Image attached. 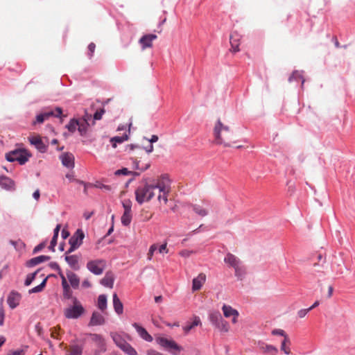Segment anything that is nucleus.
Returning <instances> with one entry per match:
<instances>
[{"mask_svg": "<svg viewBox=\"0 0 355 355\" xmlns=\"http://www.w3.org/2000/svg\"><path fill=\"white\" fill-rule=\"evenodd\" d=\"M170 187V180L166 175L157 178H144L141 184L135 190L136 201L141 205L150 201L155 195V191H165Z\"/></svg>", "mask_w": 355, "mask_h": 355, "instance_id": "nucleus-1", "label": "nucleus"}, {"mask_svg": "<svg viewBox=\"0 0 355 355\" xmlns=\"http://www.w3.org/2000/svg\"><path fill=\"white\" fill-rule=\"evenodd\" d=\"M233 135L230 126L224 124L220 119L217 120L214 128V142L216 144L231 146Z\"/></svg>", "mask_w": 355, "mask_h": 355, "instance_id": "nucleus-2", "label": "nucleus"}, {"mask_svg": "<svg viewBox=\"0 0 355 355\" xmlns=\"http://www.w3.org/2000/svg\"><path fill=\"white\" fill-rule=\"evenodd\" d=\"M85 312V309L77 297L72 298L71 304L64 309V315L67 319H77Z\"/></svg>", "mask_w": 355, "mask_h": 355, "instance_id": "nucleus-3", "label": "nucleus"}, {"mask_svg": "<svg viewBox=\"0 0 355 355\" xmlns=\"http://www.w3.org/2000/svg\"><path fill=\"white\" fill-rule=\"evenodd\" d=\"M31 154L24 148H17L6 154V159L10 162H18L20 164L27 162Z\"/></svg>", "mask_w": 355, "mask_h": 355, "instance_id": "nucleus-4", "label": "nucleus"}, {"mask_svg": "<svg viewBox=\"0 0 355 355\" xmlns=\"http://www.w3.org/2000/svg\"><path fill=\"white\" fill-rule=\"evenodd\" d=\"M211 323L215 326L220 331L227 333L230 330L228 322L225 320L221 314L218 312H213L209 315Z\"/></svg>", "mask_w": 355, "mask_h": 355, "instance_id": "nucleus-5", "label": "nucleus"}, {"mask_svg": "<svg viewBox=\"0 0 355 355\" xmlns=\"http://www.w3.org/2000/svg\"><path fill=\"white\" fill-rule=\"evenodd\" d=\"M150 164L149 162H148L145 164H141V161L137 160V159L135 158L133 161L132 168L135 169V170H138L139 172H132V171H128V168H123L122 169L116 171L114 173L116 175H129L131 173H133L135 175H139L141 172L148 169L150 167Z\"/></svg>", "mask_w": 355, "mask_h": 355, "instance_id": "nucleus-6", "label": "nucleus"}, {"mask_svg": "<svg viewBox=\"0 0 355 355\" xmlns=\"http://www.w3.org/2000/svg\"><path fill=\"white\" fill-rule=\"evenodd\" d=\"M106 267V262L103 259L91 260L87 263V268L96 275H101Z\"/></svg>", "mask_w": 355, "mask_h": 355, "instance_id": "nucleus-7", "label": "nucleus"}, {"mask_svg": "<svg viewBox=\"0 0 355 355\" xmlns=\"http://www.w3.org/2000/svg\"><path fill=\"white\" fill-rule=\"evenodd\" d=\"M89 336H90L91 340L97 347V349L93 352V355H100L106 352L105 341L102 336L96 334H89Z\"/></svg>", "mask_w": 355, "mask_h": 355, "instance_id": "nucleus-8", "label": "nucleus"}, {"mask_svg": "<svg viewBox=\"0 0 355 355\" xmlns=\"http://www.w3.org/2000/svg\"><path fill=\"white\" fill-rule=\"evenodd\" d=\"M84 237L85 235L83 231L78 230L69 239L70 248L67 254H69L77 249L82 244Z\"/></svg>", "mask_w": 355, "mask_h": 355, "instance_id": "nucleus-9", "label": "nucleus"}, {"mask_svg": "<svg viewBox=\"0 0 355 355\" xmlns=\"http://www.w3.org/2000/svg\"><path fill=\"white\" fill-rule=\"evenodd\" d=\"M55 116V117H65L66 116H62V110L61 107H55V110H51L48 112H45L44 113L40 114L36 116V121L34 122L42 123L44 120L49 119L51 116Z\"/></svg>", "mask_w": 355, "mask_h": 355, "instance_id": "nucleus-10", "label": "nucleus"}, {"mask_svg": "<svg viewBox=\"0 0 355 355\" xmlns=\"http://www.w3.org/2000/svg\"><path fill=\"white\" fill-rule=\"evenodd\" d=\"M0 187L8 191H14L16 189L15 182L6 175L0 176Z\"/></svg>", "mask_w": 355, "mask_h": 355, "instance_id": "nucleus-11", "label": "nucleus"}, {"mask_svg": "<svg viewBox=\"0 0 355 355\" xmlns=\"http://www.w3.org/2000/svg\"><path fill=\"white\" fill-rule=\"evenodd\" d=\"M258 347L260 352L264 354L277 355L278 354V349L272 345H268L263 342H259Z\"/></svg>", "mask_w": 355, "mask_h": 355, "instance_id": "nucleus-12", "label": "nucleus"}, {"mask_svg": "<svg viewBox=\"0 0 355 355\" xmlns=\"http://www.w3.org/2000/svg\"><path fill=\"white\" fill-rule=\"evenodd\" d=\"M222 311L225 318L232 317V323L236 324L237 322V319L239 315L237 310L233 309L231 306L224 304L222 307Z\"/></svg>", "mask_w": 355, "mask_h": 355, "instance_id": "nucleus-13", "label": "nucleus"}, {"mask_svg": "<svg viewBox=\"0 0 355 355\" xmlns=\"http://www.w3.org/2000/svg\"><path fill=\"white\" fill-rule=\"evenodd\" d=\"M157 36L155 34H147L142 36L139 40V43L141 46V49L143 50L147 48H151L153 46V42L156 40Z\"/></svg>", "mask_w": 355, "mask_h": 355, "instance_id": "nucleus-14", "label": "nucleus"}, {"mask_svg": "<svg viewBox=\"0 0 355 355\" xmlns=\"http://www.w3.org/2000/svg\"><path fill=\"white\" fill-rule=\"evenodd\" d=\"M224 261L235 269L236 275H238L241 269L239 259L234 254L228 253L225 257Z\"/></svg>", "mask_w": 355, "mask_h": 355, "instance_id": "nucleus-15", "label": "nucleus"}, {"mask_svg": "<svg viewBox=\"0 0 355 355\" xmlns=\"http://www.w3.org/2000/svg\"><path fill=\"white\" fill-rule=\"evenodd\" d=\"M157 343L165 348L173 349L178 351H181L182 349V347L178 345L174 340H168L166 338H159L157 339Z\"/></svg>", "mask_w": 355, "mask_h": 355, "instance_id": "nucleus-16", "label": "nucleus"}, {"mask_svg": "<svg viewBox=\"0 0 355 355\" xmlns=\"http://www.w3.org/2000/svg\"><path fill=\"white\" fill-rule=\"evenodd\" d=\"M60 159L63 166L68 168H73L74 167V156L71 153H64L60 156Z\"/></svg>", "mask_w": 355, "mask_h": 355, "instance_id": "nucleus-17", "label": "nucleus"}, {"mask_svg": "<svg viewBox=\"0 0 355 355\" xmlns=\"http://www.w3.org/2000/svg\"><path fill=\"white\" fill-rule=\"evenodd\" d=\"M21 298V295L20 293L15 291H11L7 300L9 306L12 309L16 308L19 305Z\"/></svg>", "mask_w": 355, "mask_h": 355, "instance_id": "nucleus-18", "label": "nucleus"}, {"mask_svg": "<svg viewBox=\"0 0 355 355\" xmlns=\"http://www.w3.org/2000/svg\"><path fill=\"white\" fill-rule=\"evenodd\" d=\"M28 141L31 144L34 146L40 152L44 153L46 150V146L43 143L42 138L37 136H32L28 137Z\"/></svg>", "mask_w": 355, "mask_h": 355, "instance_id": "nucleus-19", "label": "nucleus"}, {"mask_svg": "<svg viewBox=\"0 0 355 355\" xmlns=\"http://www.w3.org/2000/svg\"><path fill=\"white\" fill-rule=\"evenodd\" d=\"M91 117V115L86 114L83 119L78 120V130L80 135L83 136L87 133V128L89 126L88 121Z\"/></svg>", "mask_w": 355, "mask_h": 355, "instance_id": "nucleus-20", "label": "nucleus"}, {"mask_svg": "<svg viewBox=\"0 0 355 355\" xmlns=\"http://www.w3.org/2000/svg\"><path fill=\"white\" fill-rule=\"evenodd\" d=\"M66 355H82L83 347L75 343H71L69 346L65 347Z\"/></svg>", "mask_w": 355, "mask_h": 355, "instance_id": "nucleus-21", "label": "nucleus"}, {"mask_svg": "<svg viewBox=\"0 0 355 355\" xmlns=\"http://www.w3.org/2000/svg\"><path fill=\"white\" fill-rule=\"evenodd\" d=\"M241 36L236 32H234L231 34L230 42L231 44V51L234 53L238 52L240 51L239 49V45H240V40H241Z\"/></svg>", "mask_w": 355, "mask_h": 355, "instance_id": "nucleus-22", "label": "nucleus"}, {"mask_svg": "<svg viewBox=\"0 0 355 355\" xmlns=\"http://www.w3.org/2000/svg\"><path fill=\"white\" fill-rule=\"evenodd\" d=\"M206 281V275L200 273L198 276L193 279L192 291H196L200 290Z\"/></svg>", "mask_w": 355, "mask_h": 355, "instance_id": "nucleus-23", "label": "nucleus"}, {"mask_svg": "<svg viewBox=\"0 0 355 355\" xmlns=\"http://www.w3.org/2000/svg\"><path fill=\"white\" fill-rule=\"evenodd\" d=\"M132 326L135 328L138 334L144 340L151 342L153 340V337L147 332V331L140 326L139 324L135 322L132 324Z\"/></svg>", "mask_w": 355, "mask_h": 355, "instance_id": "nucleus-24", "label": "nucleus"}, {"mask_svg": "<svg viewBox=\"0 0 355 355\" xmlns=\"http://www.w3.org/2000/svg\"><path fill=\"white\" fill-rule=\"evenodd\" d=\"M114 275L111 272H106L104 277L101 280V284L105 287L112 288H113V286H114Z\"/></svg>", "mask_w": 355, "mask_h": 355, "instance_id": "nucleus-25", "label": "nucleus"}, {"mask_svg": "<svg viewBox=\"0 0 355 355\" xmlns=\"http://www.w3.org/2000/svg\"><path fill=\"white\" fill-rule=\"evenodd\" d=\"M67 277L71 286L73 288L76 289V288H78L79 284H80V279L76 273H74L71 271H68V272H67Z\"/></svg>", "mask_w": 355, "mask_h": 355, "instance_id": "nucleus-26", "label": "nucleus"}, {"mask_svg": "<svg viewBox=\"0 0 355 355\" xmlns=\"http://www.w3.org/2000/svg\"><path fill=\"white\" fill-rule=\"evenodd\" d=\"M104 322H105V319L101 313H99L98 312L93 313L91 320H90V322H89L90 325H92V326L101 325V324H104Z\"/></svg>", "mask_w": 355, "mask_h": 355, "instance_id": "nucleus-27", "label": "nucleus"}, {"mask_svg": "<svg viewBox=\"0 0 355 355\" xmlns=\"http://www.w3.org/2000/svg\"><path fill=\"white\" fill-rule=\"evenodd\" d=\"M65 261L74 270L79 269V257L77 255H67L65 257Z\"/></svg>", "mask_w": 355, "mask_h": 355, "instance_id": "nucleus-28", "label": "nucleus"}, {"mask_svg": "<svg viewBox=\"0 0 355 355\" xmlns=\"http://www.w3.org/2000/svg\"><path fill=\"white\" fill-rule=\"evenodd\" d=\"M50 259V257L46 255H40L34 258H32L27 262V266L28 267L35 266L40 263L49 261Z\"/></svg>", "mask_w": 355, "mask_h": 355, "instance_id": "nucleus-29", "label": "nucleus"}, {"mask_svg": "<svg viewBox=\"0 0 355 355\" xmlns=\"http://www.w3.org/2000/svg\"><path fill=\"white\" fill-rule=\"evenodd\" d=\"M113 306L114 309V311L118 315H121L123 312V306L120 300V299L118 297L116 293L113 294Z\"/></svg>", "mask_w": 355, "mask_h": 355, "instance_id": "nucleus-30", "label": "nucleus"}, {"mask_svg": "<svg viewBox=\"0 0 355 355\" xmlns=\"http://www.w3.org/2000/svg\"><path fill=\"white\" fill-rule=\"evenodd\" d=\"M193 211L201 217H205L208 215L209 211L205 208L202 205L199 204L191 205Z\"/></svg>", "mask_w": 355, "mask_h": 355, "instance_id": "nucleus-31", "label": "nucleus"}, {"mask_svg": "<svg viewBox=\"0 0 355 355\" xmlns=\"http://www.w3.org/2000/svg\"><path fill=\"white\" fill-rule=\"evenodd\" d=\"M290 345L291 341L288 336H285V338H284L281 343V351H282L286 355L291 354V351Z\"/></svg>", "mask_w": 355, "mask_h": 355, "instance_id": "nucleus-32", "label": "nucleus"}, {"mask_svg": "<svg viewBox=\"0 0 355 355\" xmlns=\"http://www.w3.org/2000/svg\"><path fill=\"white\" fill-rule=\"evenodd\" d=\"M111 337L114 341V343L116 344V345L121 348L123 345L126 343V341L125 339L119 334L117 333H112Z\"/></svg>", "mask_w": 355, "mask_h": 355, "instance_id": "nucleus-33", "label": "nucleus"}, {"mask_svg": "<svg viewBox=\"0 0 355 355\" xmlns=\"http://www.w3.org/2000/svg\"><path fill=\"white\" fill-rule=\"evenodd\" d=\"M129 137L128 134H124L122 136H116L110 139V142L112 143V146L114 148L116 147V144H121L125 141L128 139Z\"/></svg>", "mask_w": 355, "mask_h": 355, "instance_id": "nucleus-34", "label": "nucleus"}, {"mask_svg": "<svg viewBox=\"0 0 355 355\" xmlns=\"http://www.w3.org/2000/svg\"><path fill=\"white\" fill-rule=\"evenodd\" d=\"M201 324L199 317L194 316L193 321L189 324L183 327V330L186 334H187L193 328Z\"/></svg>", "mask_w": 355, "mask_h": 355, "instance_id": "nucleus-35", "label": "nucleus"}, {"mask_svg": "<svg viewBox=\"0 0 355 355\" xmlns=\"http://www.w3.org/2000/svg\"><path fill=\"white\" fill-rule=\"evenodd\" d=\"M120 349L128 355H137V351L127 342Z\"/></svg>", "mask_w": 355, "mask_h": 355, "instance_id": "nucleus-36", "label": "nucleus"}, {"mask_svg": "<svg viewBox=\"0 0 355 355\" xmlns=\"http://www.w3.org/2000/svg\"><path fill=\"white\" fill-rule=\"evenodd\" d=\"M98 307L102 311L107 308V297L105 295H100L98 298Z\"/></svg>", "mask_w": 355, "mask_h": 355, "instance_id": "nucleus-37", "label": "nucleus"}, {"mask_svg": "<svg viewBox=\"0 0 355 355\" xmlns=\"http://www.w3.org/2000/svg\"><path fill=\"white\" fill-rule=\"evenodd\" d=\"M121 223L124 226H128L132 220V214L131 212H123V214L121 218Z\"/></svg>", "mask_w": 355, "mask_h": 355, "instance_id": "nucleus-38", "label": "nucleus"}, {"mask_svg": "<svg viewBox=\"0 0 355 355\" xmlns=\"http://www.w3.org/2000/svg\"><path fill=\"white\" fill-rule=\"evenodd\" d=\"M46 281H47V278H45L40 285H38V286H37L30 289L28 291V293L30 294H31V293H34L41 292L44 289V288L45 287L46 284Z\"/></svg>", "mask_w": 355, "mask_h": 355, "instance_id": "nucleus-39", "label": "nucleus"}, {"mask_svg": "<svg viewBox=\"0 0 355 355\" xmlns=\"http://www.w3.org/2000/svg\"><path fill=\"white\" fill-rule=\"evenodd\" d=\"M78 122L77 119H71L69 123L66 125V128L69 130V132L73 133L76 128H78Z\"/></svg>", "mask_w": 355, "mask_h": 355, "instance_id": "nucleus-40", "label": "nucleus"}, {"mask_svg": "<svg viewBox=\"0 0 355 355\" xmlns=\"http://www.w3.org/2000/svg\"><path fill=\"white\" fill-rule=\"evenodd\" d=\"M169 187H166L165 191H159V194L157 196V199L159 201L162 200L164 201V204H166L168 202L167 193H168Z\"/></svg>", "mask_w": 355, "mask_h": 355, "instance_id": "nucleus-41", "label": "nucleus"}, {"mask_svg": "<svg viewBox=\"0 0 355 355\" xmlns=\"http://www.w3.org/2000/svg\"><path fill=\"white\" fill-rule=\"evenodd\" d=\"M157 250V244H153L150 245L148 252L147 253V259L150 261L153 258L154 252Z\"/></svg>", "mask_w": 355, "mask_h": 355, "instance_id": "nucleus-42", "label": "nucleus"}, {"mask_svg": "<svg viewBox=\"0 0 355 355\" xmlns=\"http://www.w3.org/2000/svg\"><path fill=\"white\" fill-rule=\"evenodd\" d=\"M63 297L65 299L71 300V301L72 302V298H74L75 297L72 296V291L70 287L63 289Z\"/></svg>", "mask_w": 355, "mask_h": 355, "instance_id": "nucleus-43", "label": "nucleus"}, {"mask_svg": "<svg viewBox=\"0 0 355 355\" xmlns=\"http://www.w3.org/2000/svg\"><path fill=\"white\" fill-rule=\"evenodd\" d=\"M37 271L33 272V273H31V274H28L26 278V280H25V282H24V284L26 286H29L32 282L35 279V276L37 275Z\"/></svg>", "mask_w": 355, "mask_h": 355, "instance_id": "nucleus-44", "label": "nucleus"}, {"mask_svg": "<svg viewBox=\"0 0 355 355\" xmlns=\"http://www.w3.org/2000/svg\"><path fill=\"white\" fill-rule=\"evenodd\" d=\"M60 330V327H55L51 329V336L52 338L58 339L59 338V331Z\"/></svg>", "mask_w": 355, "mask_h": 355, "instance_id": "nucleus-45", "label": "nucleus"}, {"mask_svg": "<svg viewBox=\"0 0 355 355\" xmlns=\"http://www.w3.org/2000/svg\"><path fill=\"white\" fill-rule=\"evenodd\" d=\"M123 207L124 208V212H131L132 203L130 200L123 201Z\"/></svg>", "mask_w": 355, "mask_h": 355, "instance_id": "nucleus-46", "label": "nucleus"}, {"mask_svg": "<svg viewBox=\"0 0 355 355\" xmlns=\"http://www.w3.org/2000/svg\"><path fill=\"white\" fill-rule=\"evenodd\" d=\"M105 113V110L103 108L97 110L94 114V120H100L102 118L103 114Z\"/></svg>", "mask_w": 355, "mask_h": 355, "instance_id": "nucleus-47", "label": "nucleus"}, {"mask_svg": "<svg viewBox=\"0 0 355 355\" xmlns=\"http://www.w3.org/2000/svg\"><path fill=\"white\" fill-rule=\"evenodd\" d=\"M153 214L149 213L148 211L142 210L141 217L143 220L147 221L152 218Z\"/></svg>", "mask_w": 355, "mask_h": 355, "instance_id": "nucleus-48", "label": "nucleus"}, {"mask_svg": "<svg viewBox=\"0 0 355 355\" xmlns=\"http://www.w3.org/2000/svg\"><path fill=\"white\" fill-rule=\"evenodd\" d=\"M272 334L275 335V336H277V335L282 336H284V338H285V336H288L286 334L285 331L280 329H276L272 330Z\"/></svg>", "mask_w": 355, "mask_h": 355, "instance_id": "nucleus-49", "label": "nucleus"}, {"mask_svg": "<svg viewBox=\"0 0 355 355\" xmlns=\"http://www.w3.org/2000/svg\"><path fill=\"white\" fill-rule=\"evenodd\" d=\"M5 318V311L2 305V303L0 304V326L3 324Z\"/></svg>", "mask_w": 355, "mask_h": 355, "instance_id": "nucleus-50", "label": "nucleus"}, {"mask_svg": "<svg viewBox=\"0 0 355 355\" xmlns=\"http://www.w3.org/2000/svg\"><path fill=\"white\" fill-rule=\"evenodd\" d=\"M158 251L161 254H166L168 252V250L167 248V243H164V244L161 245L159 248H157Z\"/></svg>", "mask_w": 355, "mask_h": 355, "instance_id": "nucleus-51", "label": "nucleus"}, {"mask_svg": "<svg viewBox=\"0 0 355 355\" xmlns=\"http://www.w3.org/2000/svg\"><path fill=\"white\" fill-rule=\"evenodd\" d=\"M57 239H58V237L53 236L51 241V244L49 247V250L53 252L55 251V247L57 244Z\"/></svg>", "mask_w": 355, "mask_h": 355, "instance_id": "nucleus-52", "label": "nucleus"}, {"mask_svg": "<svg viewBox=\"0 0 355 355\" xmlns=\"http://www.w3.org/2000/svg\"><path fill=\"white\" fill-rule=\"evenodd\" d=\"M25 351L24 349H17L14 351H10L7 355H24Z\"/></svg>", "mask_w": 355, "mask_h": 355, "instance_id": "nucleus-53", "label": "nucleus"}, {"mask_svg": "<svg viewBox=\"0 0 355 355\" xmlns=\"http://www.w3.org/2000/svg\"><path fill=\"white\" fill-rule=\"evenodd\" d=\"M95 49H96V45L94 43L92 42L89 44L88 46V50L89 51V58H92V55H93V53L95 51Z\"/></svg>", "mask_w": 355, "mask_h": 355, "instance_id": "nucleus-54", "label": "nucleus"}, {"mask_svg": "<svg viewBox=\"0 0 355 355\" xmlns=\"http://www.w3.org/2000/svg\"><path fill=\"white\" fill-rule=\"evenodd\" d=\"M311 309H301L298 311L297 315L300 318H304L309 311Z\"/></svg>", "mask_w": 355, "mask_h": 355, "instance_id": "nucleus-55", "label": "nucleus"}, {"mask_svg": "<svg viewBox=\"0 0 355 355\" xmlns=\"http://www.w3.org/2000/svg\"><path fill=\"white\" fill-rule=\"evenodd\" d=\"M46 246V243L44 242L40 243L33 249V253H37L39 251L42 250Z\"/></svg>", "mask_w": 355, "mask_h": 355, "instance_id": "nucleus-56", "label": "nucleus"}, {"mask_svg": "<svg viewBox=\"0 0 355 355\" xmlns=\"http://www.w3.org/2000/svg\"><path fill=\"white\" fill-rule=\"evenodd\" d=\"M60 275L62 279V286L63 289L70 287L69 285L68 284L66 277L64 276V275L60 274Z\"/></svg>", "mask_w": 355, "mask_h": 355, "instance_id": "nucleus-57", "label": "nucleus"}, {"mask_svg": "<svg viewBox=\"0 0 355 355\" xmlns=\"http://www.w3.org/2000/svg\"><path fill=\"white\" fill-rule=\"evenodd\" d=\"M295 190V187L293 183L288 182V191L290 193V195H293Z\"/></svg>", "mask_w": 355, "mask_h": 355, "instance_id": "nucleus-58", "label": "nucleus"}, {"mask_svg": "<svg viewBox=\"0 0 355 355\" xmlns=\"http://www.w3.org/2000/svg\"><path fill=\"white\" fill-rule=\"evenodd\" d=\"M135 149H140V147L139 146H136L134 144H130L126 146V150H128L129 152L133 151Z\"/></svg>", "mask_w": 355, "mask_h": 355, "instance_id": "nucleus-59", "label": "nucleus"}, {"mask_svg": "<svg viewBox=\"0 0 355 355\" xmlns=\"http://www.w3.org/2000/svg\"><path fill=\"white\" fill-rule=\"evenodd\" d=\"M153 149H154L153 145L150 143H149V144L146 147L144 148V150H146V152L147 153H152L153 151Z\"/></svg>", "mask_w": 355, "mask_h": 355, "instance_id": "nucleus-60", "label": "nucleus"}, {"mask_svg": "<svg viewBox=\"0 0 355 355\" xmlns=\"http://www.w3.org/2000/svg\"><path fill=\"white\" fill-rule=\"evenodd\" d=\"M61 228V225L58 224L54 229L53 236L58 237V234Z\"/></svg>", "mask_w": 355, "mask_h": 355, "instance_id": "nucleus-61", "label": "nucleus"}, {"mask_svg": "<svg viewBox=\"0 0 355 355\" xmlns=\"http://www.w3.org/2000/svg\"><path fill=\"white\" fill-rule=\"evenodd\" d=\"M82 286L87 288H89L92 286V284L91 283L89 282V281L88 279H85L83 282H82Z\"/></svg>", "mask_w": 355, "mask_h": 355, "instance_id": "nucleus-62", "label": "nucleus"}, {"mask_svg": "<svg viewBox=\"0 0 355 355\" xmlns=\"http://www.w3.org/2000/svg\"><path fill=\"white\" fill-rule=\"evenodd\" d=\"M94 214V211H85L83 214V216L86 220H89L92 216Z\"/></svg>", "mask_w": 355, "mask_h": 355, "instance_id": "nucleus-63", "label": "nucleus"}, {"mask_svg": "<svg viewBox=\"0 0 355 355\" xmlns=\"http://www.w3.org/2000/svg\"><path fill=\"white\" fill-rule=\"evenodd\" d=\"M96 187H98V188H101V189H105L106 190H110L111 189V187L110 186L105 185V184H100V183L96 184Z\"/></svg>", "mask_w": 355, "mask_h": 355, "instance_id": "nucleus-64", "label": "nucleus"}]
</instances>
